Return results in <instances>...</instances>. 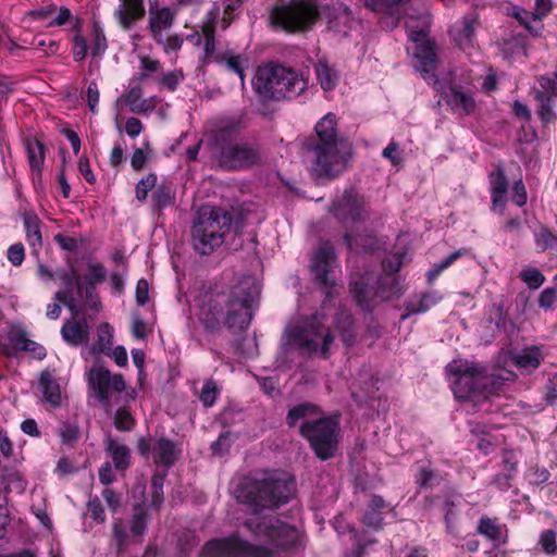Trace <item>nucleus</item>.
<instances>
[{
  "instance_id": "nucleus-1",
  "label": "nucleus",
  "mask_w": 557,
  "mask_h": 557,
  "mask_svg": "<svg viewBox=\"0 0 557 557\" xmlns=\"http://www.w3.org/2000/svg\"><path fill=\"white\" fill-rule=\"evenodd\" d=\"M245 527L271 547L251 545L247 541L232 535L226 539L209 541L203 549L205 557H280L281 550L301 545L299 531L274 518H253Z\"/></svg>"
},
{
  "instance_id": "nucleus-2",
  "label": "nucleus",
  "mask_w": 557,
  "mask_h": 557,
  "mask_svg": "<svg viewBox=\"0 0 557 557\" xmlns=\"http://www.w3.org/2000/svg\"><path fill=\"white\" fill-rule=\"evenodd\" d=\"M259 289L252 277L247 276L233 287L230 295L209 298L199 311V319L207 330H215L223 317V304L226 302V323L230 327L245 329L251 320V306Z\"/></svg>"
},
{
  "instance_id": "nucleus-3",
  "label": "nucleus",
  "mask_w": 557,
  "mask_h": 557,
  "mask_svg": "<svg viewBox=\"0 0 557 557\" xmlns=\"http://www.w3.org/2000/svg\"><path fill=\"white\" fill-rule=\"evenodd\" d=\"M252 89L261 101L298 98L308 88V79L293 67L269 63L257 67Z\"/></svg>"
},
{
  "instance_id": "nucleus-4",
  "label": "nucleus",
  "mask_w": 557,
  "mask_h": 557,
  "mask_svg": "<svg viewBox=\"0 0 557 557\" xmlns=\"http://www.w3.org/2000/svg\"><path fill=\"white\" fill-rule=\"evenodd\" d=\"M210 138L216 161L225 170H247L261 162L259 144L239 138L235 126H220Z\"/></svg>"
},
{
  "instance_id": "nucleus-5",
  "label": "nucleus",
  "mask_w": 557,
  "mask_h": 557,
  "mask_svg": "<svg viewBox=\"0 0 557 557\" xmlns=\"http://www.w3.org/2000/svg\"><path fill=\"white\" fill-rule=\"evenodd\" d=\"M294 482L285 473L271 472L262 478L247 479L237 488L236 497L255 511L273 509L287 503L293 494Z\"/></svg>"
},
{
  "instance_id": "nucleus-6",
  "label": "nucleus",
  "mask_w": 557,
  "mask_h": 557,
  "mask_svg": "<svg viewBox=\"0 0 557 557\" xmlns=\"http://www.w3.org/2000/svg\"><path fill=\"white\" fill-rule=\"evenodd\" d=\"M232 223L231 215L221 208L202 206L191 226V245L200 255H210L224 240Z\"/></svg>"
},
{
  "instance_id": "nucleus-7",
  "label": "nucleus",
  "mask_w": 557,
  "mask_h": 557,
  "mask_svg": "<svg viewBox=\"0 0 557 557\" xmlns=\"http://www.w3.org/2000/svg\"><path fill=\"white\" fill-rule=\"evenodd\" d=\"M88 275L85 278L78 276L76 270L71 273H62L60 280L65 285V289L54 294V299L62 302L72 314L79 313V306L74 297L73 287L76 288L78 297L85 296L87 306L91 309L99 310L100 300L96 294V285L102 283L107 277V271L101 263L90 262L87 265Z\"/></svg>"
},
{
  "instance_id": "nucleus-8",
  "label": "nucleus",
  "mask_w": 557,
  "mask_h": 557,
  "mask_svg": "<svg viewBox=\"0 0 557 557\" xmlns=\"http://www.w3.org/2000/svg\"><path fill=\"white\" fill-rule=\"evenodd\" d=\"M431 17L428 11H423L417 16L408 14L405 21L408 37L416 44L413 52L416 70L420 72L426 82L437 85L438 79L435 74L437 53L434 42L428 38Z\"/></svg>"
},
{
  "instance_id": "nucleus-9",
  "label": "nucleus",
  "mask_w": 557,
  "mask_h": 557,
  "mask_svg": "<svg viewBox=\"0 0 557 557\" xmlns=\"http://www.w3.org/2000/svg\"><path fill=\"white\" fill-rule=\"evenodd\" d=\"M453 392L459 400L479 401L491 392L493 377L487 375L484 367L467 360H454L446 367Z\"/></svg>"
},
{
  "instance_id": "nucleus-10",
  "label": "nucleus",
  "mask_w": 557,
  "mask_h": 557,
  "mask_svg": "<svg viewBox=\"0 0 557 557\" xmlns=\"http://www.w3.org/2000/svg\"><path fill=\"white\" fill-rule=\"evenodd\" d=\"M308 154L317 177L334 180L348 168L351 148L349 144L308 146Z\"/></svg>"
},
{
  "instance_id": "nucleus-11",
  "label": "nucleus",
  "mask_w": 557,
  "mask_h": 557,
  "mask_svg": "<svg viewBox=\"0 0 557 557\" xmlns=\"http://www.w3.org/2000/svg\"><path fill=\"white\" fill-rule=\"evenodd\" d=\"M300 433L306 437L315 455L326 460L334 456L338 446V421L333 418H320L306 421L300 426Z\"/></svg>"
},
{
  "instance_id": "nucleus-12",
  "label": "nucleus",
  "mask_w": 557,
  "mask_h": 557,
  "mask_svg": "<svg viewBox=\"0 0 557 557\" xmlns=\"http://www.w3.org/2000/svg\"><path fill=\"white\" fill-rule=\"evenodd\" d=\"M319 11L313 0H293L275 8L271 14L274 24L287 32L309 28L318 18Z\"/></svg>"
},
{
  "instance_id": "nucleus-13",
  "label": "nucleus",
  "mask_w": 557,
  "mask_h": 557,
  "mask_svg": "<svg viewBox=\"0 0 557 557\" xmlns=\"http://www.w3.org/2000/svg\"><path fill=\"white\" fill-rule=\"evenodd\" d=\"M294 341L302 354L322 358H327L335 347L331 329L318 321L317 317L298 331Z\"/></svg>"
},
{
  "instance_id": "nucleus-14",
  "label": "nucleus",
  "mask_w": 557,
  "mask_h": 557,
  "mask_svg": "<svg viewBox=\"0 0 557 557\" xmlns=\"http://www.w3.org/2000/svg\"><path fill=\"white\" fill-rule=\"evenodd\" d=\"M87 381L109 413L113 405L121 401L122 395L126 391V383L122 374H113L102 366H94L87 374Z\"/></svg>"
},
{
  "instance_id": "nucleus-15",
  "label": "nucleus",
  "mask_w": 557,
  "mask_h": 557,
  "mask_svg": "<svg viewBox=\"0 0 557 557\" xmlns=\"http://www.w3.org/2000/svg\"><path fill=\"white\" fill-rule=\"evenodd\" d=\"M350 292L360 307L370 310L375 298L381 300L392 299L401 293V288L394 276L385 275L380 280L376 289L364 285L361 281H356L351 283Z\"/></svg>"
},
{
  "instance_id": "nucleus-16",
  "label": "nucleus",
  "mask_w": 557,
  "mask_h": 557,
  "mask_svg": "<svg viewBox=\"0 0 557 557\" xmlns=\"http://www.w3.org/2000/svg\"><path fill=\"white\" fill-rule=\"evenodd\" d=\"M336 256L329 243L322 244L314 252L311 261V271L314 278L323 286L335 283Z\"/></svg>"
},
{
  "instance_id": "nucleus-17",
  "label": "nucleus",
  "mask_w": 557,
  "mask_h": 557,
  "mask_svg": "<svg viewBox=\"0 0 557 557\" xmlns=\"http://www.w3.org/2000/svg\"><path fill=\"white\" fill-rule=\"evenodd\" d=\"M331 210L344 223L357 222L367 216L364 199L354 190L345 191L343 197L333 203Z\"/></svg>"
},
{
  "instance_id": "nucleus-18",
  "label": "nucleus",
  "mask_w": 557,
  "mask_h": 557,
  "mask_svg": "<svg viewBox=\"0 0 557 557\" xmlns=\"http://www.w3.org/2000/svg\"><path fill=\"white\" fill-rule=\"evenodd\" d=\"M145 14L144 0H119L113 17L122 29L129 30L145 17Z\"/></svg>"
},
{
  "instance_id": "nucleus-19",
  "label": "nucleus",
  "mask_w": 557,
  "mask_h": 557,
  "mask_svg": "<svg viewBox=\"0 0 557 557\" xmlns=\"http://www.w3.org/2000/svg\"><path fill=\"white\" fill-rule=\"evenodd\" d=\"M314 131L315 136L311 138L309 146L348 144L338 135L336 116L332 113H327L320 119L315 124Z\"/></svg>"
},
{
  "instance_id": "nucleus-20",
  "label": "nucleus",
  "mask_w": 557,
  "mask_h": 557,
  "mask_svg": "<svg viewBox=\"0 0 557 557\" xmlns=\"http://www.w3.org/2000/svg\"><path fill=\"white\" fill-rule=\"evenodd\" d=\"M476 15L470 14L456 22L449 29L450 37L460 48L470 47L473 42Z\"/></svg>"
},
{
  "instance_id": "nucleus-21",
  "label": "nucleus",
  "mask_w": 557,
  "mask_h": 557,
  "mask_svg": "<svg viewBox=\"0 0 557 557\" xmlns=\"http://www.w3.org/2000/svg\"><path fill=\"white\" fill-rule=\"evenodd\" d=\"M77 314H73L76 318ZM61 334L63 339L72 346H78L88 341L89 325L84 317L64 322Z\"/></svg>"
},
{
  "instance_id": "nucleus-22",
  "label": "nucleus",
  "mask_w": 557,
  "mask_h": 557,
  "mask_svg": "<svg viewBox=\"0 0 557 557\" xmlns=\"http://www.w3.org/2000/svg\"><path fill=\"white\" fill-rule=\"evenodd\" d=\"M442 297L436 292H428L410 297L405 304L406 312L401 320L408 319L412 314L424 313L441 301Z\"/></svg>"
},
{
  "instance_id": "nucleus-23",
  "label": "nucleus",
  "mask_w": 557,
  "mask_h": 557,
  "mask_svg": "<svg viewBox=\"0 0 557 557\" xmlns=\"http://www.w3.org/2000/svg\"><path fill=\"white\" fill-rule=\"evenodd\" d=\"M446 102L454 113L461 116L471 114L475 109V101L472 94L458 87L450 88V92L446 97Z\"/></svg>"
},
{
  "instance_id": "nucleus-24",
  "label": "nucleus",
  "mask_w": 557,
  "mask_h": 557,
  "mask_svg": "<svg viewBox=\"0 0 557 557\" xmlns=\"http://www.w3.org/2000/svg\"><path fill=\"white\" fill-rule=\"evenodd\" d=\"M174 22V13L169 8L150 10L149 28L153 39L162 42L163 32L169 29Z\"/></svg>"
},
{
  "instance_id": "nucleus-25",
  "label": "nucleus",
  "mask_w": 557,
  "mask_h": 557,
  "mask_svg": "<svg viewBox=\"0 0 557 557\" xmlns=\"http://www.w3.org/2000/svg\"><path fill=\"white\" fill-rule=\"evenodd\" d=\"M490 185L493 209L498 210L499 213H503L506 203L508 184L502 166H498L495 172L491 173Z\"/></svg>"
},
{
  "instance_id": "nucleus-26",
  "label": "nucleus",
  "mask_w": 557,
  "mask_h": 557,
  "mask_svg": "<svg viewBox=\"0 0 557 557\" xmlns=\"http://www.w3.org/2000/svg\"><path fill=\"white\" fill-rule=\"evenodd\" d=\"M143 89L140 86H134L132 87L126 95L121 97L116 104H119L120 101H124L126 106H128L129 111L135 114H141L147 113L151 110H153L154 104L149 99H143Z\"/></svg>"
},
{
  "instance_id": "nucleus-27",
  "label": "nucleus",
  "mask_w": 557,
  "mask_h": 557,
  "mask_svg": "<svg viewBox=\"0 0 557 557\" xmlns=\"http://www.w3.org/2000/svg\"><path fill=\"white\" fill-rule=\"evenodd\" d=\"M176 455L175 444L172 441L160 437L153 442L152 456L156 463L169 467L174 463Z\"/></svg>"
},
{
  "instance_id": "nucleus-28",
  "label": "nucleus",
  "mask_w": 557,
  "mask_h": 557,
  "mask_svg": "<svg viewBox=\"0 0 557 557\" xmlns=\"http://www.w3.org/2000/svg\"><path fill=\"white\" fill-rule=\"evenodd\" d=\"M39 386L42 393V396L47 403H49L53 407H58L62 401V393L58 381L54 376L45 371L41 373L39 379Z\"/></svg>"
},
{
  "instance_id": "nucleus-29",
  "label": "nucleus",
  "mask_w": 557,
  "mask_h": 557,
  "mask_svg": "<svg viewBox=\"0 0 557 557\" xmlns=\"http://www.w3.org/2000/svg\"><path fill=\"white\" fill-rule=\"evenodd\" d=\"M544 355L541 348L532 346L517 352L513 356V362L521 370L532 371L541 364Z\"/></svg>"
},
{
  "instance_id": "nucleus-30",
  "label": "nucleus",
  "mask_w": 557,
  "mask_h": 557,
  "mask_svg": "<svg viewBox=\"0 0 557 557\" xmlns=\"http://www.w3.org/2000/svg\"><path fill=\"white\" fill-rule=\"evenodd\" d=\"M26 238L33 248H40L42 245L41 222L33 211H26L23 214Z\"/></svg>"
},
{
  "instance_id": "nucleus-31",
  "label": "nucleus",
  "mask_w": 557,
  "mask_h": 557,
  "mask_svg": "<svg viewBox=\"0 0 557 557\" xmlns=\"http://www.w3.org/2000/svg\"><path fill=\"white\" fill-rule=\"evenodd\" d=\"M218 16V11L212 10L208 13L206 20L202 22V33L205 35V52L208 58H212L214 61V52H215V38H214V29H215V21Z\"/></svg>"
},
{
  "instance_id": "nucleus-32",
  "label": "nucleus",
  "mask_w": 557,
  "mask_h": 557,
  "mask_svg": "<svg viewBox=\"0 0 557 557\" xmlns=\"http://www.w3.org/2000/svg\"><path fill=\"white\" fill-rule=\"evenodd\" d=\"M317 79L323 90H333L338 82L337 73L325 60H319L314 65Z\"/></svg>"
},
{
  "instance_id": "nucleus-33",
  "label": "nucleus",
  "mask_w": 557,
  "mask_h": 557,
  "mask_svg": "<svg viewBox=\"0 0 557 557\" xmlns=\"http://www.w3.org/2000/svg\"><path fill=\"white\" fill-rule=\"evenodd\" d=\"M107 450L110 453L116 469L124 470L129 465L131 451L127 446L108 437Z\"/></svg>"
},
{
  "instance_id": "nucleus-34",
  "label": "nucleus",
  "mask_w": 557,
  "mask_h": 557,
  "mask_svg": "<svg viewBox=\"0 0 557 557\" xmlns=\"http://www.w3.org/2000/svg\"><path fill=\"white\" fill-rule=\"evenodd\" d=\"M214 61L223 65L227 71L237 74L244 85V71L246 67L247 60L240 55H235L228 52L216 54Z\"/></svg>"
},
{
  "instance_id": "nucleus-35",
  "label": "nucleus",
  "mask_w": 557,
  "mask_h": 557,
  "mask_svg": "<svg viewBox=\"0 0 557 557\" xmlns=\"http://www.w3.org/2000/svg\"><path fill=\"white\" fill-rule=\"evenodd\" d=\"M335 324L342 335L343 342L351 346L355 342L354 322L351 314L346 310H341L335 318Z\"/></svg>"
},
{
  "instance_id": "nucleus-36",
  "label": "nucleus",
  "mask_w": 557,
  "mask_h": 557,
  "mask_svg": "<svg viewBox=\"0 0 557 557\" xmlns=\"http://www.w3.org/2000/svg\"><path fill=\"white\" fill-rule=\"evenodd\" d=\"M29 165L35 171H40L45 161V146L36 138L27 139L25 143Z\"/></svg>"
},
{
  "instance_id": "nucleus-37",
  "label": "nucleus",
  "mask_w": 557,
  "mask_h": 557,
  "mask_svg": "<svg viewBox=\"0 0 557 557\" xmlns=\"http://www.w3.org/2000/svg\"><path fill=\"white\" fill-rule=\"evenodd\" d=\"M97 335V343L91 349L92 354L100 355L109 351L113 344V327L109 323L103 322L98 326Z\"/></svg>"
},
{
  "instance_id": "nucleus-38",
  "label": "nucleus",
  "mask_w": 557,
  "mask_h": 557,
  "mask_svg": "<svg viewBox=\"0 0 557 557\" xmlns=\"http://www.w3.org/2000/svg\"><path fill=\"white\" fill-rule=\"evenodd\" d=\"M317 414V407L310 404H300L295 406L288 411L286 421L289 426L296 425L298 421H314L313 417Z\"/></svg>"
},
{
  "instance_id": "nucleus-39",
  "label": "nucleus",
  "mask_w": 557,
  "mask_h": 557,
  "mask_svg": "<svg viewBox=\"0 0 557 557\" xmlns=\"http://www.w3.org/2000/svg\"><path fill=\"white\" fill-rule=\"evenodd\" d=\"M535 100L539 102V116L545 124L554 123L556 114L553 110L552 99L544 91H533Z\"/></svg>"
},
{
  "instance_id": "nucleus-40",
  "label": "nucleus",
  "mask_w": 557,
  "mask_h": 557,
  "mask_svg": "<svg viewBox=\"0 0 557 557\" xmlns=\"http://www.w3.org/2000/svg\"><path fill=\"white\" fill-rule=\"evenodd\" d=\"M173 190L170 186L161 184L152 194V201L154 208L161 210L170 207L173 203Z\"/></svg>"
},
{
  "instance_id": "nucleus-41",
  "label": "nucleus",
  "mask_w": 557,
  "mask_h": 557,
  "mask_svg": "<svg viewBox=\"0 0 557 557\" xmlns=\"http://www.w3.org/2000/svg\"><path fill=\"white\" fill-rule=\"evenodd\" d=\"M519 276L521 281L525 283L531 289L540 288L545 282V276L542 274V272L533 267H527L522 269Z\"/></svg>"
},
{
  "instance_id": "nucleus-42",
  "label": "nucleus",
  "mask_w": 557,
  "mask_h": 557,
  "mask_svg": "<svg viewBox=\"0 0 557 557\" xmlns=\"http://www.w3.org/2000/svg\"><path fill=\"white\" fill-rule=\"evenodd\" d=\"M534 242L536 247L544 251L557 243V237L547 227L540 226L534 233Z\"/></svg>"
},
{
  "instance_id": "nucleus-43",
  "label": "nucleus",
  "mask_w": 557,
  "mask_h": 557,
  "mask_svg": "<svg viewBox=\"0 0 557 557\" xmlns=\"http://www.w3.org/2000/svg\"><path fill=\"white\" fill-rule=\"evenodd\" d=\"M156 184L157 175L154 173H149L143 177L136 185V198L139 201L146 200L148 193L156 186Z\"/></svg>"
},
{
  "instance_id": "nucleus-44",
  "label": "nucleus",
  "mask_w": 557,
  "mask_h": 557,
  "mask_svg": "<svg viewBox=\"0 0 557 557\" xmlns=\"http://www.w3.org/2000/svg\"><path fill=\"white\" fill-rule=\"evenodd\" d=\"M478 531L491 540H498L502 534L500 527L490 518H482L480 520Z\"/></svg>"
},
{
  "instance_id": "nucleus-45",
  "label": "nucleus",
  "mask_w": 557,
  "mask_h": 557,
  "mask_svg": "<svg viewBox=\"0 0 557 557\" xmlns=\"http://www.w3.org/2000/svg\"><path fill=\"white\" fill-rule=\"evenodd\" d=\"M539 84L541 88L534 91H544L550 99L557 97V73L541 76Z\"/></svg>"
},
{
  "instance_id": "nucleus-46",
  "label": "nucleus",
  "mask_w": 557,
  "mask_h": 557,
  "mask_svg": "<svg viewBox=\"0 0 557 557\" xmlns=\"http://www.w3.org/2000/svg\"><path fill=\"white\" fill-rule=\"evenodd\" d=\"M218 393L219 389L216 384L213 381L208 380L202 386L199 398L203 406L211 407L215 401Z\"/></svg>"
},
{
  "instance_id": "nucleus-47",
  "label": "nucleus",
  "mask_w": 557,
  "mask_h": 557,
  "mask_svg": "<svg viewBox=\"0 0 557 557\" xmlns=\"http://www.w3.org/2000/svg\"><path fill=\"white\" fill-rule=\"evenodd\" d=\"M443 510H444V520L446 523V530L448 533L455 534L456 533L455 520L457 519V516H458L457 506L455 505L454 502L447 500V502H445V504L443 506Z\"/></svg>"
},
{
  "instance_id": "nucleus-48",
  "label": "nucleus",
  "mask_w": 557,
  "mask_h": 557,
  "mask_svg": "<svg viewBox=\"0 0 557 557\" xmlns=\"http://www.w3.org/2000/svg\"><path fill=\"white\" fill-rule=\"evenodd\" d=\"M140 72L138 73V79H146L151 73H156L160 69V62L158 60H153L147 55H140Z\"/></svg>"
},
{
  "instance_id": "nucleus-49",
  "label": "nucleus",
  "mask_w": 557,
  "mask_h": 557,
  "mask_svg": "<svg viewBox=\"0 0 557 557\" xmlns=\"http://www.w3.org/2000/svg\"><path fill=\"white\" fill-rule=\"evenodd\" d=\"M134 419L128 410L121 408L114 417V425L119 431H129L134 426Z\"/></svg>"
},
{
  "instance_id": "nucleus-50",
  "label": "nucleus",
  "mask_w": 557,
  "mask_h": 557,
  "mask_svg": "<svg viewBox=\"0 0 557 557\" xmlns=\"http://www.w3.org/2000/svg\"><path fill=\"white\" fill-rule=\"evenodd\" d=\"M184 79V73L182 70H173L166 74H164L161 79L160 84L168 88L169 90L173 91L177 88L178 84Z\"/></svg>"
},
{
  "instance_id": "nucleus-51",
  "label": "nucleus",
  "mask_w": 557,
  "mask_h": 557,
  "mask_svg": "<svg viewBox=\"0 0 557 557\" xmlns=\"http://www.w3.org/2000/svg\"><path fill=\"white\" fill-rule=\"evenodd\" d=\"M10 342L20 350H29L33 342L26 338L25 333L20 329H13L9 333Z\"/></svg>"
},
{
  "instance_id": "nucleus-52",
  "label": "nucleus",
  "mask_w": 557,
  "mask_h": 557,
  "mask_svg": "<svg viewBox=\"0 0 557 557\" xmlns=\"http://www.w3.org/2000/svg\"><path fill=\"white\" fill-rule=\"evenodd\" d=\"M87 508L90 513V517L97 523H103L106 521L104 509L100 503V499L97 496L89 498Z\"/></svg>"
},
{
  "instance_id": "nucleus-53",
  "label": "nucleus",
  "mask_w": 557,
  "mask_h": 557,
  "mask_svg": "<svg viewBox=\"0 0 557 557\" xmlns=\"http://www.w3.org/2000/svg\"><path fill=\"white\" fill-rule=\"evenodd\" d=\"M540 545L546 554L557 552L556 533L553 530L544 531L540 536Z\"/></svg>"
},
{
  "instance_id": "nucleus-54",
  "label": "nucleus",
  "mask_w": 557,
  "mask_h": 557,
  "mask_svg": "<svg viewBox=\"0 0 557 557\" xmlns=\"http://www.w3.org/2000/svg\"><path fill=\"white\" fill-rule=\"evenodd\" d=\"M147 527V515L144 511L136 512L131 520V531L133 535L140 536Z\"/></svg>"
},
{
  "instance_id": "nucleus-55",
  "label": "nucleus",
  "mask_w": 557,
  "mask_h": 557,
  "mask_svg": "<svg viewBox=\"0 0 557 557\" xmlns=\"http://www.w3.org/2000/svg\"><path fill=\"white\" fill-rule=\"evenodd\" d=\"M557 302V292L555 288H545L539 297V306L545 310H552Z\"/></svg>"
},
{
  "instance_id": "nucleus-56",
  "label": "nucleus",
  "mask_w": 557,
  "mask_h": 557,
  "mask_svg": "<svg viewBox=\"0 0 557 557\" xmlns=\"http://www.w3.org/2000/svg\"><path fill=\"white\" fill-rule=\"evenodd\" d=\"M550 474L546 468L533 467L528 473L527 478L531 484H542L548 481Z\"/></svg>"
},
{
  "instance_id": "nucleus-57",
  "label": "nucleus",
  "mask_w": 557,
  "mask_h": 557,
  "mask_svg": "<svg viewBox=\"0 0 557 557\" xmlns=\"http://www.w3.org/2000/svg\"><path fill=\"white\" fill-rule=\"evenodd\" d=\"M107 49V39L102 30L95 29L92 34L91 53L94 57H100Z\"/></svg>"
},
{
  "instance_id": "nucleus-58",
  "label": "nucleus",
  "mask_w": 557,
  "mask_h": 557,
  "mask_svg": "<svg viewBox=\"0 0 557 557\" xmlns=\"http://www.w3.org/2000/svg\"><path fill=\"white\" fill-rule=\"evenodd\" d=\"M112 534H113V541L115 542L116 546L119 548H122L127 540V533L125 530V527L123 524V521L121 519H115L112 524Z\"/></svg>"
},
{
  "instance_id": "nucleus-59",
  "label": "nucleus",
  "mask_w": 557,
  "mask_h": 557,
  "mask_svg": "<svg viewBox=\"0 0 557 557\" xmlns=\"http://www.w3.org/2000/svg\"><path fill=\"white\" fill-rule=\"evenodd\" d=\"M382 156L391 161L395 166L403 164V158L399 153V146L396 141H391L383 150Z\"/></svg>"
},
{
  "instance_id": "nucleus-60",
  "label": "nucleus",
  "mask_w": 557,
  "mask_h": 557,
  "mask_svg": "<svg viewBox=\"0 0 557 557\" xmlns=\"http://www.w3.org/2000/svg\"><path fill=\"white\" fill-rule=\"evenodd\" d=\"M8 260L15 267L23 263L25 258V250L22 244H14L9 247L7 252Z\"/></svg>"
},
{
  "instance_id": "nucleus-61",
  "label": "nucleus",
  "mask_w": 557,
  "mask_h": 557,
  "mask_svg": "<svg viewBox=\"0 0 557 557\" xmlns=\"http://www.w3.org/2000/svg\"><path fill=\"white\" fill-rule=\"evenodd\" d=\"M59 434L63 443L71 444L78 440L79 429L74 424H63L60 428Z\"/></svg>"
},
{
  "instance_id": "nucleus-62",
  "label": "nucleus",
  "mask_w": 557,
  "mask_h": 557,
  "mask_svg": "<svg viewBox=\"0 0 557 557\" xmlns=\"http://www.w3.org/2000/svg\"><path fill=\"white\" fill-rule=\"evenodd\" d=\"M87 103L92 113H97V107L99 103L100 92L97 84L91 82L86 90Z\"/></svg>"
},
{
  "instance_id": "nucleus-63",
  "label": "nucleus",
  "mask_w": 557,
  "mask_h": 557,
  "mask_svg": "<svg viewBox=\"0 0 557 557\" xmlns=\"http://www.w3.org/2000/svg\"><path fill=\"white\" fill-rule=\"evenodd\" d=\"M511 199L519 207H522L527 203V190L521 180H518L513 184Z\"/></svg>"
},
{
  "instance_id": "nucleus-64",
  "label": "nucleus",
  "mask_w": 557,
  "mask_h": 557,
  "mask_svg": "<svg viewBox=\"0 0 557 557\" xmlns=\"http://www.w3.org/2000/svg\"><path fill=\"white\" fill-rule=\"evenodd\" d=\"M109 509L115 513L121 505V497L111 488H104L101 493Z\"/></svg>"
}]
</instances>
